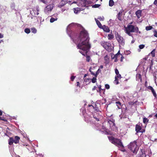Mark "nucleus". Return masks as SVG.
<instances>
[{
  "mask_svg": "<svg viewBox=\"0 0 157 157\" xmlns=\"http://www.w3.org/2000/svg\"><path fill=\"white\" fill-rule=\"evenodd\" d=\"M120 56H121V54H120V51H119L114 56L113 58H117L118 57H120Z\"/></svg>",
  "mask_w": 157,
  "mask_h": 157,
  "instance_id": "nucleus-20",
  "label": "nucleus"
},
{
  "mask_svg": "<svg viewBox=\"0 0 157 157\" xmlns=\"http://www.w3.org/2000/svg\"><path fill=\"white\" fill-rule=\"evenodd\" d=\"M2 111L0 110V115H1V116L2 115Z\"/></svg>",
  "mask_w": 157,
  "mask_h": 157,
  "instance_id": "nucleus-58",
  "label": "nucleus"
},
{
  "mask_svg": "<svg viewBox=\"0 0 157 157\" xmlns=\"http://www.w3.org/2000/svg\"><path fill=\"white\" fill-rule=\"evenodd\" d=\"M116 105L117 106V108L118 109H120L121 106V104L120 101H117L116 102Z\"/></svg>",
  "mask_w": 157,
  "mask_h": 157,
  "instance_id": "nucleus-24",
  "label": "nucleus"
},
{
  "mask_svg": "<svg viewBox=\"0 0 157 157\" xmlns=\"http://www.w3.org/2000/svg\"><path fill=\"white\" fill-rule=\"evenodd\" d=\"M140 82H142V78H140Z\"/></svg>",
  "mask_w": 157,
  "mask_h": 157,
  "instance_id": "nucleus-63",
  "label": "nucleus"
},
{
  "mask_svg": "<svg viewBox=\"0 0 157 157\" xmlns=\"http://www.w3.org/2000/svg\"><path fill=\"white\" fill-rule=\"evenodd\" d=\"M96 77H94L91 80H92V82L93 83H95L96 82Z\"/></svg>",
  "mask_w": 157,
  "mask_h": 157,
  "instance_id": "nucleus-34",
  "label": "nucleus"
},
{
  "mask_svg": "<svg viewBox=\"0 0 157 157\" xmlns=\"http://www.w3.org/2000/svg\"><path fill=\"white\" fill-rule=\"evenodd\" d=\"M75 77V76H72L70 78L71 80L72 81H73Z\"/></svg>",
  "mask_w": 157,
  "mask_h": 157,
  "instance_id": "nucleus-42",
  "label": "nucleus"
},
{
  "mask_svg": "<svg viewBox=\"0 0 157 157\" xmlns=\"http://www.w3.org/2000/svg\"><path fill=\"white\" fill-rule=\"evenodd\" d=\"M101 115L99 114H98L97 113H95L93 115L94 118L96 120L98 121H99V119L100 118Z\"/></svg>",
  "mask_w": 157,
  "mask_h": 157,
  "instance_id": "nucleus-13",
  "label": "nucleus"
},
{
  "mask_svg": "<svg viewBox=\"0 0 157 157\" xmlns=\"http://www.w3.org/2000/svg\"><path fill=\"white\" fill-rule=\"evenodd\" d=\"M152 28V26H147L146 27V30L147 31H149Z\"/></svg>",
  "mask_w": 157,
  "mask_h": 157,
  "instance_id": "nucleus-31",
  "label": "nucleus"
},
{
  "mask_svg": "<svg viewBox=\"0 0 157 157\" xmlns=\"http://www.w3.org/2000/svg\"><path fill=\"white\" fill-rule=\"evenodd\" d=\"M114 83L116 85L118 84L119 83L118 78H117L116 77H115V80L114 81Z\"/></svg>",
  "mask_w": 157,
  "mask_h": 157,
  "instance_id": "nucleus-36",
  "label": "nucleus"
},
{
  "mask_svg": "<svg viewBox=\"0 0 157 157\" xmlns=\"http://www.w3.org/2000/svg\"><path fill=\"white\" fill-rule=\"evenodd\" d=\"M101 70L100 69H98V70L96 71V73L94 74V76L95 77H97L98 74L101 72Z\"/></svg>",
  "mask_w": 157,
  "mask_h": 157,
  "instance_id": "nucleus-27",
  "label": "nucleus"
},
{
  "mask_svg": "<svg viewBox=\"0 0 157 157\" xmlns=\"http://www.w3.org/2000/svg\"><path fill=\"white\" fill-rule=\"evenodd\" d=\"M67 1L66 0H62L60 3L61 4V6H63L64 5H65Z\"/></svg>",
  "mask_w": 157,
  "mask_h": 157,
  "instance_id": "nucleus-29",
  "label": "nucleus"
},
{
  "mask_svg": "<svg viewBox=\"0 0 157 157\" xmlns=\"http://www.w3.org/2000/svg\"><path fill=\"white\" fill-rule=\"evenodd\" d=\"M90 60V57L89 56H86V61L88 62H89Z\"/></svg>",
  "mask_w": 157,
  "mask_h": 157,
  "instance_id": "nucleus-39",
  "label": "nucleus"
},
{
  "mask_svg": "<svg viewBox=\"0 0 157 157\" xmlns=\"http://www.w3.org/2000/svg\"><path fill=\"white\" fill-rule=\"evenodd\" d=\"M153 4L157 6V0H155L153 2Z\"/></svg>",
  "mask_w": 157,
  "mask_h": 157,
  "instance_id": "nucleus-49",
  "label": "nucleus"
},
{
  "mask_svg": "<svg viewBox=\"0 0 157 157\" xmlns=\"http://www.w3.org/2000/svg\"><path fill=\"white\" fill-rule=\"evenodd\" d=\"M93 108L97 112H100V111L99 110L98 107L97 106V105H96L95 104V106H94V107Z\"/></svg>",
  "mask_w": 157,
  "mask_h": 157,
  "instance_id": "nucleus-30",
  "label": "nucleus"
},
{
  "mask_svg": "<svg viewBox=\"0 0 157 157\" xmlns=\"http://www.w3.org/2000/svg\"><path fill=\"white\" fill-rule=\"evenodd\" d=\"M100 44L108 52H111L112 51L111 44L110 43L107 42L102 41L100 43Z\"/></svg>",
  "mask_w": 157,
  "mask_h": 157,
  "instance_id": "nucleus-5",
  "label": "nucleus"
},
{
  "mask_svg": "<svg viewBox=\"0 0 157 157\" xmlns=\"http://www.w3.org/2000/svg\"><path fill=\"white\" fill-rule=\"evenodd\" d=\"M108 39L111 40L113 39L114 38V36L112 34H109L108 35Z\"/></svg>",
  "mask_w": 157,
  "mask_h": 157,
  "instance_id": "nucleus-26",
  "label": "nucleus"
},
{
  "mask_svg": "<svg viewBox=\"0 0 157 157\" xmlns=\"http://www.w3.org/2000/svg\"><path fill=\"white\" fill-rule=\"evenodd\" d=\"M115 120L113 119L112 120L108 119L107 120L108 124L109 125L110 128L113 131L117 129V127L115 126L114 123Z\"/></svg>",
  "mask_w": 157,
  "mask_h": 157,
  "instance_id": "nucleus-6",
  "label": "nucleus"
},
{
  "mask_svg": "<svg viewBox=\"0 0 157 157\" xmlns=\"http://www.w3.org/2000/svg\"><path fill=\"white\" fill-rule=\"evenodd\" d=\"M87 31L83 29L80 32L77 39L73 40V42L77 44L78 48L81 49L79 52L84 56L87 55L88 51L91 47Z\"/></svg>",
  "mask_w": 157,
  "mask_h": 157,
  "instance_id": "nucleus-1",
  "label": "nucleus"
},
{
  "mask_svg": "<svg viewBox=\"0 0 157 157\" xmlns=\"http://www.w3.org/2000/svg\"><path fill=\"white\" fill-rule=\"evenodd\" d=\"M154 35L155 37H157V31L156 30H155L154 32Z\"/></svg>",
  "mask_w": 157,
  "mask_h": 157,
  "instance_id": "nucleus-43",
  "label": "nucleus"
},
{
  "mask_svg": "<svg viewBox=\"0 0 157 157\" xmlns=\"http://www.w3.org/2000/svg\"><path fill=\"white\" fill-rule=\"evenodd\" d=\"M108 138L112 144L118 147L120 150L123 152L125 150L121 140L115 138L113 136H108Z\"/></svg>",
  "mask_w": 157,
  "mask_h": 157,
  "instance_id": "nucleus-3",
  "label": "nucleus"
},
{
  "mask_svg": "<svg viewBox=\"0 0 157 157\" xmlns=\"http://www.w3.org/2000/svg\"><path fill=\"white\" fill-rule=\"evenodd\" d=\"M124 32L128 36H132L131 33L136 32L140 34L141 32L139 31V28L137 27H135L132 25H128L127 27L124 26Z\"/></svg>",
  "mask_w": 157,
  "mask_h": 157,
  "instance_id": "nucleus-2",
  "label": "nucleus"
},
{
  "mask_svg": "<svg viewBox=\"0 0 157 157\" xmlns=\"http://www.w3.org/2000/svg\"><path fill=\"white\" fill-rule=\"evenodd\" d=\"M123 12V11L122 10L120 11L117 14V18L120 21L122 20L121 16L122 15Z\"/></svg>",
  "mask_w": 157,
  "mask_h": 157,
  "instance_id": "nucleus-16",
  "label": "nucleus"
},
{
  "mask_svg": "<svg viewBox=\"0 0 157 157\" xmlns=\"http://www.w3.org/2000/svg\"><path fill=\"white\" fill-rule=\"evenodd\" d=\"M100 6V4H95L94 5H93V6L92 7H94V8H98Z\"/></svg>",
  "mask_w": 157,
  "mask_h": 157,
  "instance_id": "nucleus-38",
  "label": "nucleus"
},
{
  "mask_svg": "<svg viewBox=\"0 0 157 157\" xmlns=\"http://www.w3.org/2000/svg\"><path fill=\"white\" fill-rule=\"evenodd\" d=\"M40 1L44 3L45 4L46 3V0H40Z\"/></svg>",
  "mask_w": 157,
  "mask_h": 157,
  "instance_id": "nucleus-51",
  "label": "nucleus"
},
{
  "mask_svg": "<svg viewBox=\"0 0 157 157\" xmlns=\"http://www.w3.org/2000/svg\"><path fill=\"white\" fill-rule=\"evenodd\" d=\"M58 18L56 17V18H54L52 17L50 19V22L51 23H53L54 21H57Z\"/></svg>",
  "mask_w": 157,
  "mask_h": 157,
  "instance_id": "nucleus-28",
  "label": "nucleus"
},
{
  "mask_svg": "<svg viewBox=\"0 0 157 157\" xmlns=\"http://www.w3.org/2000/svg\"><path fill=\"white\" fill-rule=\"evenodd\" d=\"M155 49H154L151 52L150 54H151V55L152 57H154L155 56Z\"/></svg>",
  "mask_w": 157,
  "mask_h": 157,
  "instance_id": "nucleus-25",
  "label": "nucleus"
},
{
  "mask_svg": "<svg viewBox=\"0 0 157 157\" xmlns=\"http://www.w3.org/2000/svg\"><path fill=\"white\" fill-rule=\"evenodd\" d=\"M31 30L32 33H36L37 30L35 28L33 27L31 29Z\"/></svg>",
  "mask_w": 157,
  "mask_h": 157,
  "instance_id": "nucleus-32",
  "label": "nucleus"
},
{
  "mask_svg": "<svg viewBox=\"0 0 157 157\" xmlns=\"http://www.w3.org/2000/svg\"><path fill=\"white\" fill-rule=\"evenodd\" d=\"M132 23H133V22H131L130 23H129V25H131V24H132Z\"/></svg>",
  "mask_w": 157,
  "mask_h": 157,
  "instance_id": "nucleus-62",
  "label": "nucleus"
},
{
  "mask_svg": "<svg viewBox=\"0 0 157 157\" xmlns=\"http://www.w3.org/2000/svg\"><path fill=\"white\" fill-rule=\"evenodd\" d=\"M105 133L107 135H111V132H108L106 131H105Z\"/></svg>",
  "mask_w": 157,
  "mask_h": 157,
  "instance_id": "nucleus-48",
  "label": "nucleus"
},
{
  "mask_svg": "<svg viewBox=\"0 0 157 157\" xmlns=\"http://www.w3.org/2000/svg\"><path fill=\"white\" fill-rule=\"evenodd\" d=\"M147 88L148 89L151 90L155 98H156L157 95L155 91L153 88L151 86H148Z\"/></svg>",
  "mask_w": 157,
  "mask_h": 157,
  "instance_id": "nucleus-11",
  "label": "nucleus"
},
{
  "mask_svg": "<svg viewBox=\"0 0 157 157\" xmlns=\"http://www.w3.org/2000/svg\"><path fill=\"white\" fill-rule=\"evenodd\" d=\"M105 88L107 89H109L110 88V86L108 84H106L105 85Z\"/></svg>",
  "mask_w": 157,
  "mask_h": 157,
  "instance_id": "nucleus-44",
  "label": "nucleus"
},
{
  "mask_svg": "<svg viewBox=\"0 0 157 157\" xmlns=\"http://www.w3.org/2000/svg\"><path fill=\"white\" fill-rule=\"evenodd\" d=\"M136 14L138 18H139L141 16L142 11L138 10L136 12Z\"/></svg>",
  "mask_w": 157,
  "mask_h": 157,
  "instance_id": "nucleus-14",
  "label": "nucleus"
},
{
  "mask_svg": "<svg viewBox=\"0 0 157 157\" xmlns=\"http://www.w3.org/2000/svg\"><path fill=\"white\" fill-rule=\"evenodd\" d=\"M155 117L157 118V113L155 114Z\"/></svg>",
  "mask_w": 157,
  "mask_h": 157,
  "instance_id": "nucleus-64",
  "label": "nucleus"
},
{
  "mask_svg": "<svg viewBox=\"0 0 157 157\" xmlns=\"http://www.w3.org/2000/svg\"><path fill=\"white\" fill-rule=\"evenodd\" d=\"M113 58L115 59V60H114L115 62H117V61H118L117 58Z\"/></svg>",
  "mask_w": 157,
  "mask_h": 157,
  "instance_id": "nucleus-57",
  "label": "nucleus"
},
{
  "mask_svg": "<svg viewBox=\"0 0 157 157\" xmlns=\"http://www.w3.org/2000/svg\"><path fill=\"white\" fill-rule=\"evenodd\" d=\"M142 125L140 123H138L136 125L135 131L136 132V133L139 132H141L142 133L145 132V130L142 129Z\"/></svg>",
  "mask_w": 157,
  "mask_h": 157,
  "instance_id": "nucleus-8",
  "label": "nucleus"
},
{
  "mask_svg": "<svg viewBox=\"0 0 157 157\" xmlns=\"http://www.w3.org/2000/svg\"><path fill=\"white\" fill-rule=\"evenodd\" d=\"M115 77H116L117 78H121V75L119 74H118L117 75H116L115 76Z\"/></svg>",
  "mask_w": 157,
  "mask_h": 157,
  "instance_id": "nucleus-40",
  "label": "nucleus"
},
{
  "mask_svg": "<svg viewBox=\"0 0 157 157\" xmlns=\"http://www.w3.org/2000/svg\"><path fill=\"white\" fill-rule=\"evenodd\" d=\"M95 20L98 27L101 29L102 28L103 26L101 24L100 22L98 20H97L96 18H95Z\"/></svg>",
  "mask_w": 157,
  "mask_h": 157,
  "instance_id": "nucleus-17",
  "label": "nucleus"
},
{
  "mask_svg": "<svg viewBox=\"0 0 157 157\" xmlns=\"http://www.w3.org/2000/svg\"><path fill=\"white\" fill-rule=\"evenodd\" d=\"M101 29H102L104 31L107 33L109 32L110 31L109 28L105 25H103L102 26V28Z\"/></svg>",
  "mask_w": 157,
  "mask_h": 157,
  "instance_id": "nucleus-15",
  "label": "nucleus"
},
{
  "mask_svg": "<svg viewBox=\"0 0 157 157\" xmlns=\"http://www.w3.org/2000/svg\"><path fill=\"white\" fill-rule=\"evenodd\" d=\"M145 47V45L144 44H141L139 45V49L138 50L139 52H140V49H143Z\"/></svg>",
  "mask_w": 157,
  "mask_h": 157,
  "instance_id": "nucleus-21",
  "label": "nucleus"
},
{
  "mask_svg": "<svg viewBox=\"0 0 157 157\" xmlns=\"http://www.w3.org/2000/svg\"><path fill=\"white\" fill-rule=\"evenodd\" d=\"M39 14V13L38 12V10H37V11L36 12V13H35V14L38 15Z\"/></svg>",
  "mask_w": 157,
  "mask_h": 157,
  "instance_id": "nucleus-59",
  "label": "nucleus"
},
{
  "mask_svg": "<svg viewBox=\"0 0 157 157\" xmlns=\"http://www.w3.org/2000/svg\"><path fill=\"white\" fill-rule=\"evenodd\" d=\"M90 80V79H86V78H85L84 79V81L85 82H89Z\"/></svg>",
  "mask_w": 157,
  "mask_h": 157,
  "instance_id": "nucleus-46",
  "label": "nucleus"
},
{
  "mask_svg": "<svg viewBox=\"0 0 157 157\" xmlns=\"http://www.w3.org/2000/svg\"><path fill=\"white\" fill-rule=\"evenodd\" d=\"M124 58V57L122 56L121 55V60H120L122 62L123 61V59Z\"/></svg>",
  "mask_w": 157,
  "mask_h": 157,
  "instance_id": "nucleus-50",
  "label": "nucleus"
},
{
  "mask_svg": "<svg viewBox=\"0 0 157 157\" xmlns=\"http://www.w3.org/2000/svg\"><path fill=\"white\" fill-rule=\"evenodd\" d=\"M98 19L100 21H103L105 19L104 17L103 16L102 17L101 16L99 17H98Z\"/></svg>",
  "mask_w": 157,
  "mask_h": 157,
  "instance_id": "nucleus-35",
  "label": "nucleus"
},
{
  "mask_svg": "<svg viewBox=\"0 0 157 157\" xmlns=\"http://www.w3.org/2000/svg\"><path fill=\"white\" fill-rule=\"evenodd\" d=\"M20 140V138L17 136H15L14 138L12 137H10L8 141L9 144L10 145H12L13 143L17 144L19 142Z\"/></svg>",
  "mask_w": 157,
  "mask_h": 157,
  "instance_id": "nucleus-7",
  "label": "nucleus"
},
{
  "mask_svg": "<svg viewBox=\"0 0 157 157\" xmlns=\"http://www.w3.org/2000/svg\"><path fill=\"white\" fill-rule=\"evenodd\" d=\"M25 32L26 33H29L30 32V30L29 29L26 28L25 29Z\"/></svg>",
  "mask_w": 157,
  "mask_h": 157,
  "instance_id": "nucleus-33",
  "label": "nucleus"
},
{
  "mask_svg": "<svg viewBox=\"0 0 157 157\" xmlns=\"http://www.w3.org/2000/svg\"><path fill=\"white\" fill-rule=\"evenodd\" d=\"M145 87H147V82L146 81L145 82Z\"/></svg>",
  "mask_w": 157,
  "mask_h": 157,
  "instance_id": "nucleus-56",
  "label": "nucleus"
},
{
  "mask_svg": "<svg viewBox=\"0 0 157 157\" xmlns=\"http://www.w3.org/2000/svg\"><path fill=\"white\" fill-rule=\"evenodd\" d=\"M54 7L53 4H50L47 6L44 9V12L46 14H48L53 9Z\"/></svg>",
  "mask_w": 157,
  "mask_h": 157,
  "instance_id": "nucleus-10",
  "label": "nucleus"
},
{
  "mask_svg": "<svg viewBox=\"0 0 157 157\" xmlns=\"http://www.w3.org/2000/svg\"><path fill=\"white\" fill-rule=\"evenodd\" d=\"M79 25L78 23H72L70 24H69V28H71V27H75L76 26H78Z\"/></svg>",
  "mask_w": 157,
  "mask_h": 157,
  "instance_id": "nucleus-18",
  "label": "nucleus"
},
{
  "mask_svg": "<svg viewBox=\"0 0 157 157\" xmlns=\"http://www.w3.org/2000/svg\"><path fill=\"white\" fill-rule=\"evenodd\" d=\"M115 73L116 75L119 74L118 70L117 68L115 69Z\"/></svg>",
  "mask_w": 157,
  "mask_h": 157,
  "instance_id": "nucleus-47",
  "label": "nucleus"
},
{
  "mask_svg": "<svg viewBox=\"0 0 157 157\" xmlns=\"http://www.w3.org/2000/svg\"><path fill=\"white\" fill-rule=\"evenodd\" d=\"M3 37V35L0 33V38Z\"/></svg>",
  "mask_w": 157,
  "mask_h": 157,
  "instance_id": "nucleus-55",
  "label": "nucleus"
},
{
  "mask_svg": "<svg viewBox=\"0 0 157 157\" xmlns=\"http://www.w3.org/2000/svg\"><path fill=\"white\" fill-rule=\"evenodd\" d=\"M149 120L147 118L144 117L143 118V122L145 124H147L148 123Z\"/></svg>",
  "mask_w": 157,
  "mask_h": 157,
  "instance_id": "nucleus-23",
  "label": "nucleus"
},
{
  "mask_svg": "<svg viewBox=\"0 0 157 157\" xmlns=\"http://www.w3.org/2000/svg\"><path fill=\"white\" fill-rule=\"evenodd\" d=\"M96 88L97 87L95 86H94L93 88H92V90L94 91L95 90Z\"/></svg>",
  "mask_w": 157,
  "mask_h": 157,
  "instance_id": "nucleus-54",
  "label": "nucleus"
},
{
  "mask_svg": "<svg viewBox=\"0 0 157 157\" xmlns=\"http://www.w3.org/2000/svg\"><path fill=\"white\" fill-rule=\"evenodd\" d=\"M153 76H154V77H155V78H156V75L155 74H154V75H153Z\"/></svg>",
  "mask_w": 157,
  "mask_h": 157,
  "instance_id": "nucleus-61",
  "label": "nucleus"
},
{
  "mask_svg": "<svg viewBox=\"0 0 157 157\" xmlns=\"http://www.w3.org/2000/svg\"><path fill=\"white\" fill-rule=\"evenodd\" d=\"M136 143V141L135 140L133 142H131L128 146V148L134 154L137 153V152L139 149L137 146Z\"/></svg>",
  "mask_w": 157,
  "mask_h": 157,
  "instance_id": "nucleus-4",
  "label": "nucleus"
},
{
  "mask_svg": "<svg viewBox=\"0 0 157 157\" xmlns=\"http://www.w3.org/2000/svg\"><path fill=\"white\" fill-rule=\"evenodd\" d=\"M88 106L89 107H91V106H92L93 107H94V106H93V105H88Z\"/></svg>",
  "mask_w": 157,
  "mask_h": 157,
  "instance_id": "nucleus-60",
  "label": "nucleus"
},
{
  "mask_svg": "<svg viewBox=\"0 0 157 157\" xmlns=\"http://www.w3.org/2000/svg\"><path fill=\"white\" fill-rule=\"evenodd\" d=\"M77 86H80V83L79 82H77Z\"/></svg>",
  "mask_w": 157,
  "mask_h": 157,
  "instance_id": "nucleus-53",
  "label": "nucleus"
},
{
  "mask_svg": "<svg viewBox=\"0 0 157 157\" xmlns=\"http://www.w3.org/2000/svg\"><path fill=\"white\" fill-rule=\"evenodd\" d=\"M142 78L140 74H139L136 75V78L138 80V79H140Z\"/></svg>",
  "mask_w": 157,
  "mask_h": 157,
  "instance_id": "nucleus-37",
  "label": "nucleus"
},
{
  "mask_svg": "<svg viewBox=\"0 0 157 157\" xmlns=\"http://www.w3.org/2000/svg\"><path fill=\"white\" fill-rule=\"evenodd\" d=\"M104 59L106 61H107V60H108L109 59L108 58V55H106L104 57Z\"/></svg>",
  "mask_w": 157,
  "mask_h": 157,
  "instance_id": "nucleus-45",
  "label": "nucleus"
},
{
  "mask_svg": "<svg viewBox=\"0 0 157 157\" xmlns=\"http://www.w3.org/2000/svg\"><path fill=\"white\" fill-rule=\"evenodd\" d=\"M114 2L113 0H109V6H110L112 7L114 5Z\"/></svg>",
  "mask_w": 157,
  "mask_h": 157,
  "instance_id": "nucleus-22",
  "label": "nucleus"
},
{
  "mask_svg": "<svg viewBox=\"0 0 157 157\" xmlns=\"http://www.w3.org/2000/svg\"><path fill=\"white\" fill-rule=\"evenodd\" d=\"M2 120L5 122L7 121V120L6 119H5L4 118H2Z\"/></svg>",
  "mask_w": 157,
  "mask_h": 157,
  "instance_id": "nucleus-52",
  "label": "nucleus"
},
{
  "mask_svg": "<svg viewBox=\"0 0 157 157\" xmlns=\"http://www.w3.org/2000/svg\"><path fill=\"white\" fill-rule=\"evenodd\" d=\"M98 88L99 89V91L97 90V92H99L100 93V92L101 91V90H102L101 88V85L99 86H98Z\"/></svg>",
  "mask_w": 157,
  "mask_h": 157,
  "instance_id": "nucleus-41",
  "label": "nucleus"
},
{
  "mask_svg": "<svg viewBox=\"0 0 157 157\" xmlns=\"http://www.w3.org/2000/svg\"><path fill=\"white\" fill-rule=\"evenodd\" d=\"M137 102V100H134L133 101H129L128 102V104L129 105H133L134 104L136 103Z\"/></svg>",
  "mask_w": 157,
  "mask_h": 157,
  "instance_id": "nucleus-19",
  "label": "nucleus"
},
{
  "mask_svg": "<svg viewBox=\"0 0 157 157\" xmlns=\"http://www.w3.org/2000/svg\"><path fill=\"white\" fill-rule=\"evenodd\" d=\"M116 37L118 42L122 45H124V40L123 37L118 33L116 35Z\"/></svg>",
  "mask_w": 157,
  "mask_h": 157,
  "instance_id": "nucleus-9",
  "label": "nucleus"
},
{
  "mask_svg": "<svg viewBox=\"0 0 157 157\" xmlns=\"http://www.w3.org/2000/svg\"><path fill=\"white\" fill-rule=\"evenodd\" d=\"M96 70L97 68L96 67L92 66L90 67L89 71L92 75H94L95 72H96Z\"/></svg>",
  "mask_w": 157,
  "mask_h": 157,
  "instance_id": "nucleus-12",
  "label": "nucleus"
}]
</instances>
